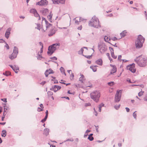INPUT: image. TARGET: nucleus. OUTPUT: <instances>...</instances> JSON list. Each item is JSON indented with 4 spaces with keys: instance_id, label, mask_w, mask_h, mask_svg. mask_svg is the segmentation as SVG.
I'll return each mask as SVG.
<instances>
[{
    "instance_id": "1",
    "label": "nucleus",
    "mask_w": 147,
    "mask_h": 147,
    "mask_svg": "<svg viewBox=\"0 0 147 147\" xmlns=\"http://www.w3.org/2000/svg\"><path fill=\"white\" fill-rule=\"evenodd\" d=\"M88 24L90 26H92L96 28H98L101 27L98 18L94 16L89 21Z\"/></svg>"
},
{
    "instance_id": "2",
    "label": "nucleus",
    "mask_w": 147,
    "mask_h": 147,
    "mask_svg": "<svg viewBox=\"0 0 147 147\" xmlns=\"http://www.w3.org/2000/svg\"><path fill=\"white\" fill-rule=\"evenodd\" d=\"M142 55H141L134 59L135 61L140 67H144L146 65V59L142 57Z\"/></svg>"
},
{
    "instance_id": "3",
    "label": "nucleus",
    "mask_w": 147,
    "mask_h": 147,
    "mask_svg": "<svg viewBox=\"0 0 147 147\" xmlns=\"http://www.w3.org/2000/svg\"><path fill=\"white\" fill-rule=\"evenodd\" d=\"M145 41V38L141 35L138 36L137 40L135 41V46L137 48L140 49L143 46V44Z\"/></svg>"
},
{
    "instance_id": "4",
    "label": "nucleus",
    "mask_w": 147,
    "mask_h": 147,
    "mask_svg": "<svg viewBox=\"0 0 147 147\" xmlns=\"http://www.w3.org/2000/svg\"><path fill=\"white\" fill-rule=\"evenodd\" d=\"M100 96V93L98 91H94L90 94L91 98L96 102H98Z\"/></svg>"
},
{
    "instance_id": "5",
    "label": "nucleus",
    "mask_w": 147,
    "mask_h": 147,
    "mask_svg": "<svg viewBox=\"0 0 147 147\" xmlns=\"http://www.w3.org/2000/svg\"><path fill=\"white\" fill-rule=\"evenodd\" d=\"M121 90H117L115 97V102H119L121 100Z\"/></svg>"
},
{
    "instance_id": "6",
    "label": "nucleus",
    "mask_w": 147,
    "mask_h": 147,
    "mask_svg": "<svg viewBox=\"0 0 147 147\" xmlns=\"http://www.w3.org/2000/svg\"><path fill=\"white\" fill-rule=\"evenodd\" d=\"M48 1L47 0H41L36 3V5L45 6L48 4Z\"/></svg>"
},
{
    "instance_id": "7",
    "label": "nucleus",
    "mask_w": 147,
    "mask_h": 147,
    "mask_svg": "<svg viewBox=\"0 0 147 147\" xmlns=\"http://www.w3.org/2000/svg\"><path fill=\"white\" fill-rule=\"evenodd\" d=\"M134 65L135 64L134 63H133L131 64L128 65L127 66V69H129L133 73H135L136 71V69H134Z\"/></svg>"
},
{
    "instance_id": "8",
    "label": "nucleus",
    "mask_w": 147,
    "mask_h": 147,
    "mask_svg": "<svg viewBox=\"0 0 147 147\" xmlns=\"http://www.w3.org/2000/svg\"><path fill=\"white\" fill-rule=\"evenodd\" d=\"M98 49L101 53H103L107 50V48L106 47L103 45H98Z\"/></svg>"
},
{
    "instance_id": "9",
    "label": "nucleus",
    "mask_w": 147,
    "mask_h": 147,
    "mask_svg": "<svg viewBox=\"0 0 147 147\" xmlns=\"http://www.w3.org/2000/svg\"><path fill=\"white\" fill-rule=\"evenodd\" d=\"M56 31L55 27L54 26L52 27L49 31V33L48 34L49 36H52L55 33Z\"/></svg>"
},
{
    "instance_id": "10",
    "label": "nucleus",
    "mask_w": 147,
    "mask_h": 147,
    "mask_svg": "<svg viewBox=\"0 0 147 147\" xmlns=\"http://www.w3.org/2000/svg\"><path fill=\"white\" fill-rule=\"evenodd\" d=\"M49 10L47 8H43L40 10V12L44 16H46L49 12Z\"/></svg>"
},
{
    "instance_id": "11",
    "label": "nucleus",
    "mask_w": 147,
    "mask_h": 147,
    "mask_svg": "<svg viewBox=\"0 0 147 147\" xmlns=\"http://www.w3.org/2000/svg\"><path fill=\"white\" fill-rule=\"evenodd\" d=\"M11 30V28H9L7 29L6 30V32L5 34V37L7 39H8L10 34V31Z\"/></svg>"
},
{
    "instance_id": "12",
    "label": "nucleus",
    "mask_w": 147,
    "mask_h": 147,
    "mask_svg": "<svg viewBox=\"0 0 147 147\" xmlns=\"http://www.w3.org/2000/svg\"><path fill=\"white\" fill-rule=\"evenodd\" d=\"M54 71L51 69H49V70H47L45 72V75L46 77H47L48 75L54 73Z\"/></svg>"
},
{
    "instance_id": "13",
    "label": "nucleus",
    "mask_w": 147,
    "mask_h": 147,
    "mask_svg": "<svg viewBox=\"0 0 147 147\" xmlns=\"http://www.w3.org/2000/svg\"><path fill=\"white\" fill-rule=\"evenodd\" d=\"M9 66L16 73H17L18 71L17 70H19V68L18 66L14 65V66H12V65H9Z\"/></svg>"
},
{
    "instance_id": "14",
    "label": "nucleus",
    "mask_w": 147,
    "mask_h": 147,
    "mask_svg": "<svg viewBox=\"0 0 147 147\" xmlns=\"http://www.w3.org/2000/svg\"><path fill=\"white\" fill-rule=\"evenodd\" d=\"M48 50V51L47 52V53L50 56L55 51V49L53 50V49L50 47V46L49 47Z\"/></svg>"
},
{
    "instance_id": "15",
    "label": "nucleus",
    "mask_w": 147,
    "mask_h": 147,
    "mask_svg": "<svg viewBox=\"0 0 147 147\" xmlns=\"http://www.w3.org/2000/svg\"><path fill=\"white\" fill-rule=\"evenodd\" d=\"M65 0H56L53 1V3L54 4H58L59 3L64 4Z\"/></svg>"
},
{
    "instance_id": "16",
    "label": "nucleus",
    "mask_w": 147,
    "mask_h": 147,
    "mask_svg": "<svg viewBox=\"0 0 147 147\" xmlns=\"http://www.w3.org/2000/svg\"><path fill=\"white\" fill-rule=\"evenodd\" d=\"M80 76H81L80 77L79 79V81L81 82V83H84V82L85 80L84 76L83 74H81Z\"/></svg>"
},
{
    "instance_id": "17",
    "label": "nucleus",
    "mask_w": 147,
    "mask_h": 147,
    "mask_svg": "<svg viewBox=\"0 0 147 147\" xmlns=\"http://www.w3.org/2000/svg\"><path fill=\"white\" fill-rule=\"evenodd\" d=\"M113 69L111 70L110 73V74H112L113 73L116 72L117 71V68L115 65H112Z\"/></svg>"
},
{
    "instance_id": "18",
    "label": "nucleus",
    "mask_w": 147,
    "mask_h": 147,
    "mask_svg": "<svg viewBox=\"0 0 147 147\" xmlns=\"http://www.w3.org/2000/svg\"><path fill=\"white\" fill-rule=\"evenodd\" d=\"M18 53V48L16 46H15L13 48V54H14L15 55H17Z\"/></svg>"
},
{
    "instance_id": "19",
    "label": "nucleus",
    "mask_w": 147,
    "mask_h": 147,
    "mask_svg": "<svg viewBox=\"0 0 147 147\" xmlns=\"http://www.w3.org/2000/svg\"><path fill=\"white\" fill-rule=\"evenodd\" d=\"M96 63L97 64L102 65V61L101 59H99L96 61Z\"/></svg>"
},
{
    "instance_id": "20",
    "label": "nucleus",
    "mask_w": 147,
    "mask_h": 147,
    "mask_svg": "<svg viewBox=\"0 0 147 147\" xmlns=\"http://www.w3.org/2000/svg\"><path fill=\"white\" fill-rule=\"evenodd\" d=\"M58 87V89H60L61 88V86L55 85L54 86H52V88H50V90H53L54 92V90H55V87Z\"/></svg>"
},
{
    "instance_id": "21",
    "label": "nucleus",
    "mask_w": 147,
    "mask_h": 147,
    "mask_svg": "<svg viewBox=\"0 0 147 147\" xmlns=\"http://www.w3.org/2000/svg\"><path fill=\"white\" fill-rule=\"evenodd\" d=\"M59 45L60 44L59 43H56L53 44L52 45L50 46V47L53 49V50L55 49V51L56 49V47L55 46H59Z\"/></svg>"
},
{
    "instance_id": "22",
    "label": "nucleus",
    "mask_w": 147,
    "mask_h": 147,
    "mask_svg": "<svg viewBox=\"0 0 147 147\" xmlns=\"http://www.w3.org/2000/svg\"><path fill=\"white\" fill-rule=\"evenodd\" d=\"M59 45L60 44L59 43H56L53 44L52 45L50 46V47L53 49V50L55 49V51L56 49V47L55 46H59Z\"/></svg>"
},
{
    "instance_id": "23",
    "label": "nucleus",
    "mask_w": 147,
    "mask_h": 147,
    "mask_svg": "<svg viewBox=\"0 0 147 147\" xmlns=\"http://www.w3.org/2000/svg\"><path fill=\"white\" fill-rule=\"evenodd\" d=\"M97 67H98V66L97 65H92L90 66V68L92 69L93 72H95L97 71Z\"/></svg>"
},
{
    "instance_id": "24",
    "label": "nucleus",
    "mask_w": 147,
    "mask_h": 147,
    "mask_svg": "<svg viewBox=\"0 0 147 147\" xmlns=\"http://www.w3.org/2000/svg\"><path fill=\"white\" fill-rule=\"evenodd\" d=\"M16 55H15L14 54H13V53L12 54L9 56V57L11 60H12L16 58Z\"/></svg>"
},
{
    "instance_id": "25",
    "label": "nucleus",
    "mask_w": 147,
    "mask_h": 147,
    "mask_svg": "<svg viewBox=\"0 0 147 147\" xmlns=\"http://www.w3.org/2000/svg\"><path fill=\"white\" fill-rule=\"evenodd\" d=\"M1 136L2 137H5L7 135V132L5 130H3L2 131Z\"/></svg>"
},
{
    "instance_id": "26",
    "label": "nucleus",
    "mask_w": 147,
    "mask_h": 147,
    "mask_svg": "<svg viewBox=\"0 0 147 147\" xmlns=\"http://www.w3.org/2000/svg\"><path fill=\"white\" fill-rule=\"evenodd\" d=\"M3 74L7 76H9L11 75V73L9 71H6L5 72L3 73Z\"/></svg>"
},
{
    "instance_id": "27",
    "label": "nucleus",
    "mask_w": 147,
    "mask_h": 147,
    "mask_svg": "<svg viewBox=\"0 0 147 147\" xmlns=\"http://www.w3.org/2000/svg\"><path fill=\"white\" fill-rule=\"evenodd\" d=\"M52 13L51 12L50 13V14L47 16V17L49 18V20L51 22H52L51 20L52 17Z\"/></svg>"
},
{
    "instance_id": "28",
    "label": "nucleus",
    "mask_w": 147,
    "mask_h": 147,
    "mask_svg": "<svg viewBox=\"0 0 147 147\" xmlns=\"http://www.w3.org/2000/svg\"><path fill=\"white\" fill-rule=\"evenodd\" d=\"M127 32L126 30L123 31L121 33H120V35L121 37H124L126 35V34Z\"/></svg>"
},
{
    "instance_id": "29",
    "label": "nucleus",
    "mask_w": 147,
    "mask_h": 147,
    "mask_svg": "<svg viewBox=\"0 0 147 147\" xmlns=\"http://www.w3.org/2000/svg\"><path fill=\"white\" fill-rule=\"evenodd\" d=\"M60 70L61 72V73L63 74H64L65 76L66 75V74L65 72V70L62 67H61V68H60Z\"/></svg>"
},
{
    "instance_id": "30",
    "label": "nucleus",
    "mask_w": 147,
    "mask_h": 147,
    "mask_svg": "<svg viewBox=\"0 0 147 147\" xmlns=\"http://www.w3.org/2000/svg\"><path fill=\"white\" fill-rule=\"evenodd\" d=\"M49 129L47 128H45L44 130V134L46 136H47L49 134Z\"/></svg>"
},
{
    "instance_id": "31",
    "label": "nucleus",
    "mask_w": 147,
    "mask_h": 147,
    "mask_svg": "<svg viewBox=\"0 0 147 147\" xmlns=\"http://www.w3.org/2000/svg\"><path fill=\"white\" fill-rule=\"evenodd\" d=\"M36 11V10L35 9H32L30 10V13L34 14Z\"/></svg>"
},
{
    "instance_id": "32",
    "label": "nucleus",
    "mask_w": 147,
    "mask_h": 147,
    "mask_svg": "<svg viewBox=\"0 0 147 147\" xmlns=\"http://www.w3.org/2000/svg\"><path fill=\"white\" fill-rule=\"evenodd\" d=\"M53 27L52 25V24L49 23L48 24L46 25V30H47V29L48 28H49L51 27Z\"/></svg>"
},
{
    "instance_id": "33",
    "label": "nucleus",
    "mask_w": 147,
    "mask_h": 147,
    "mask_svg": "<svg viewBox=\"0 0 147 147\" xmlns=\"http://www.w3.org/2000/svg\"><path fill=\"white\" fill-rule=\"evenodd\" d=\"M109 38L108 37H107L106 36H105V37L104 38V40L106 42H108L109 43H110L109 42Z\"/></svg>"
},
{
    "instance_id": "34",
    "label": "nucleus",
    "mask_w": 147,
    "mask_h": 147,
    "mask_svg": "<svg viewBox=\"0 0 147 147\" xmlns=\"http://www.w3.org/2000/svg\"><path fill=\"white\" fill-rule=\"evenodd\" d=\"M114 84V82H111L108 83L107 84L108 85L110 86H113Z\"/></svg>"
},
{
    "instance_id": "35",
    "label": "nucleus",
    "mask_w": 147,
    "mask_h": 147,
    "mask_svg": "<svg viewBox=\"0 0 147 147\" xmlns=\"http://www.w3.org/2000/svg\"><path fill=\"white\" fill-rule=\"evenodd\" d=\"M5 105H4V112H6V111L7 110V109H8V108H9V107L7 106H6L5 105Z\"/></svg>"
},
{
    "instance_id": "36",
    "label": "nucleus",
    "mask_w": 147,
    "mask_h": 147,
    "mask_svg": "<svg viewBox=\"0 0 147 147\" xmlns=\"http://www.w3.org/2000/svg\"><path fill=\"white\" fill-rule=\"evenodd\" d=\"M47 117H47L45 116L44 118L43 119L41 120V122L42 123H44V122H45V121H46Z\"/></svg>"
},
{
    "instance_id": "37",
    "label": "nucleus",
    "mask_w": 147,
    "mask_h": 147,
    "mask_svg": "<svg viewBox=\"0 0 147 147\" xmlns=\"http://www.w3.org/2000/svg\"><path fill=\"white\" fill-rule=\"evenodd\" d=\"M84 51V49L82 48L78 52V54H83V52Z\"/></svg>"
},
{
    "instance_id": "38",
    "label": "nucleus",
    "mask_w": 147,
    "mask_h": 147,
    "mask_svg": "<svg viewBox=\"0 0 147 147\" xmlns=\"http://www.w3.org/2000/svg\"><path fill=\"white\" fill-rule=\"evenodd\" d=\"M38 56L37 57V59L39 60H41V58H44L41 56L39 54V53H38Z\"/></svg>"
},
{
    "instance_id": "39",
    "label": "nucleus",
    "mask_w": 147,
    "mask_h": 147,
    "mask_svg": "<svg viewBox=\"0 0 147 147\" xmlns=\"http://www.w3.org/2000/svg\"><path fill=\"white\" fill-rule=\"evenodd\" d=\"M111 57L113 58L116 59L117 58V56H115L114 54V53H111Z\"/></svg>"
},
{
    "instance_id": "40",
    "label": "nucleus",
    "mask_w": 147,
    "mask_h": 147,
    "mask_svg": "<svg viewBox=\"0 0 147 147\" xmlns=\"http://www.w3.org/2000/svg\"><path fill=\"white\" fill-rule=\"evenodd\" d=\"M47 93L49 96H50L52 95L53 94V92L50 91H48L47 92Z\"/></svg>"
},
{
    "instance_id": "41",
    "label": "nucleus",
    "mask_w": 147,
    "mask_h": 147,
    "mask_svg": "<svg viewBox=\"0 0 147 147\" xmlns=\"http://www.w3.org/2000/svg\"><path fill=\"white\" fill-rule=\"evenodd\" d=\"M88 139L90 141H92L94 140V138L92 136H89L88 137Z\"/></svg>"
},
{
    "instance_id": "42",
    "label": "nucleus",
    "mask_w": 147,
    "mask_h": 147,
    "mask_svg": "<svg viewBox=\"0 0 147 147\" xmlns=\"http://www.w3.org/2000/svg\"><path fill=\"white\" fill-rule=\"evenodd\" d=\"M34 15V16L36 17H39L40 16L39 14L37 13V11H36V12H35Z\"/></svg>"
},
{
    "instance_id": "43",
    "label": "nucleus",
    "mask_w": 147,
    "mask_h": 147,
    "mask_svg": "<svg viewBox=\"0 0 147 147\" xmlns=\"http://www.w3.org/2000/svg\"><path fill=\"white\" fill-rule=\"evenodd\" d=\"M136 112V111H135V112H134L133 113V117L135 119H136V117H137V115H136V114L135 113Z\"/></svg>"
},
{
    "instance_id": "44",
    "label": "nucleus",
    "mask_w": 147,
    "mask_h": 147,
    "mask_svg": "<svg viewBox=\"0 0 147 147\" xmlns=\"http://www.w3.org/2000/svg\"><path fill=\"white\" fill-rule=\"evenodd\" d=\"M91 105V104L90 103H86L85 104V106L87 107L88 106H90Z\"/></svg>"
},
{
    "instance_id": "45",
    "label": "nucleus",
    "mask_w": 147,
    "mask_h": 147,
    "mask_svg": "<svg viewBox=\"0 0 147 147\" xmlns=\"http://www.w3.org/2000/svg\"><path fill=\"white\" fill-rule=\"evenodd\" d=\"M74 77V75L73 73H71V74L70 75V78L71 80L73 79Z\"/></svg>"
},
{
    "instance_id": "46",
    "label": "nucleus",
    "mask_w": 147,
    "mask_h": 147,
    "mask_svg": "<svg viewBox=\"0 0 147 147\" xmlns=\"http://www.w3.org/2000/svg\"><path fill=\"white\" fill-rule=\"evenodd\" d=\"M144 92H142V91L138 93V95L139 96H141L143 94Z\"/></svg>"
},
{
    "instance_id": "47",
    "label": "nucleus",
    "mask_w": 147,
    "mask_h": 147,
    "mask_svg": "<svg viewBox=\"0 0 147 147\" xmlns=\"http://www.w3.org/2000/svg\"><path fill=\"white\" fill-rule=\"evenodd\" d=\"M120 105H119L117 106H114V108L117 110H118L120 107Z\"/></svg>"
},
{
    "instance_id": "48",
    "label": "nucleus",
    "mask_w": 147,
    "mask_h": 147,
    "mask_svg": "<svg viewBox=\"0 0 147 147\" xmlns=\"http://www.w3.org/2000/svg\"><path fill=\"white\" fill-rule=\"evenodd\" d=\"M74 141V139L72 138L71 139H68L66 141H65L64 142H65L66 141H71L73 142Z\"/></svg>"
},
{
    "instance_id": "49",
    "label": "nucleus",
    "mask_w": 147,
    "mask_h": 147,
    "mask_svg": "<svg viewBox=\"0 0 147 147\" xmlns=\"http://www.w3.org/2000/svg\"><path fill=\"white\" fill-rule=\"evenodd\" d=\"M109 49L110 50L111 53H114V50L111 47H109Z\"/></svg>"
},
{
    "instance_id": "50",
    "label": "nucleus",
    "mask_w": 147,
    "mask_h": 147,
    "mask_svg": "<svg viewBox=\"0 0 147 147\" xmlns=\"http://www.w3.org/2000/svg\"><path fill=\"white\" fill-rule=\"evenodd\" d=\"M85 20H86L84 19L83 18H82V17H80L79 22H81L82 21H85Z\"/></svg>"
},
{
    "instance_id": "51",
    "label": "nucleus",
    "mask_w": 147,
    "mask_h": 147,
    "mask_svg": "<svg viewBox=\"0 0 147 147\" xmlns=\"http://www.w3.org/2000/svg\"><path fill=\"white\" fill-rule=\"evenodd\" d=\"M40 24H37V27L36 28L37 29L39 30H40Z\"/></svg>"
},
{
    "instance_id": "52",
    "label": "nucleus",
    "mask_w": 147,
    "mask_h": 147,
    "mask_svg": "<svg viewBox=\"0 0 147 147\" xmlns=\"http://www.w3.org/2000/svg\"><path fill=\"white\" fill-rule=\"evenodd\" d=\"M43 111V109L41 108H40V107H38L37 109V111L38 112H40L41 111Z\"/></svg>"
},
{
    "instance_id": "53",
    "label": "nucleus",
    "mask_w": 147,
    "mask_h": 147,
    "mask_svg": "<svg viewBox=\"0 0 147 147\" xmlns=\"http://www.w3.org/2000/svg\"><path fill=\"white\" fill-rule=\"evenodd\" d=\"M84 56L86 57L88 59H90L92 57V55H89V56H86V55H84Z\"/></svg>"
},
{
    "instance_id": "54",
    "label": "nucleus",
    "mask_w": 147,
    "mask_h": 147,
    "mask_svg": "<svg viewBox=\"0 0 147 147\" xmlns=\"http://www.w3.org/2000/svg\"><path fill=\"white\" fill-rule=\"evenodd\" d=\"M144 99V101H147V94L145 95Z\"/></svg>"
},
{
    "instance_id": "55",
    "label": "nucleus",
    "mask_w": 147,
    "mask_h": 147,
    "mask_svg": "<svg viewBox=\"0 0 147 147\" xmlns=\"http://www.w3.org/2000/svg\"><path fill=\"white\" fill-rule=\"evenodd\" d=\"M113 41H115L117 39V38L115 37H114L112 38L111 39Z\"/></svg>"
},
{
    "instance_id": "56",
    "label": "nucleus",
    "mask_w": 147,
    "mask_h": 147,
    "mask_svg": "<svg viewBox=\"0 0 147 147\" xmlns=\"http://www.w3.org/2000/svg\"><path fill=\"white\" fill-rule=\"evenodd\" d=\"M50 59H54L56 60L57 59V58L55 57H51L50 58Z\"/></svg>"
},
{
    "instance_id": "57",
    "label": "nucleus",
    "mask_w": 147,
    "mask_h": 147,
    "mask_svg": "<svg viewBox=\"0 0 147 147\" xmlns=\"http://www.w3.org/2000/svg\"><path fill=\"white\" fill-rule=\"evenodd\" d=\"M4 42H5V41L4 40L2 39H0V43H3Z\"/></svg>"
},
{
    "instance_id": "58",
    "label": "nucleus",
    "mask_w": 147,
    "mask_h": 147,
    "mask_svg": "<svg viewBox=\"0 0 147 147\" xmlns=\"http://www.w3.org/2000/svg\"><path fill=\"white\" fill-rule=\"evenodd\" d=\"M94 114L95 116H97V111H96L95 109V108H94Z\"/></svg>"
},
{
    "instance_id": "59",
    "label": "nucleus",
    "mask_w": 147,
    "mask_h": 147,
    "mask_svg": "<svg viewBox=\"0 0 147 147\" xmlns=\"http://www.w3.org/2000/svg\"><path fill=\"white\" fill-rule=\"evenodd\" d=\"M76 18H74V20H75V23L77 24H78V22H79L77 20H76Z\"/></svg>"
},
{
    "instance_id": "60",
    "label": "nucleus",
    "mask_w": 147,
    "mask_h": 147,
    "mask_svg": "<svg viewBox=\"0 0 147 147\" xmlns=\"http://www.w3.org/2000/svg\"><path fill=\"white\" fill-rule=\"evenodd\" d=\"M121 55H119L118 56V60H119L120 61H121Z\"/></svg>"
},
{
    "instance_id": "61",
    "label": "nucleus",
    "mask_w": 147,
    "mask_h": 147,
    "mask_svg": "<svg viewBox=\"0 0 147 147\" xmlns=\"http://www.w3.org/2000/svg\"><path fill=\"white\" fill-rule=\"evenodd\" d=\"M59 89H58V88L57 87H55V90H54L55 92H56L57 91V90H59Z\"/></svg>"
},
{
    "instance_id": "62",
    "label": "nucleus",
    "mask_w": 147,
    "mask_h": 147,
    "mask_svg": "<svg viewBox=\"0 0 147 147\" xmlns=\"http://www.w3.org/2000/svg\"><path fill=\"white\" fill-rule=\"evenodd\" d=\"M46 83V81H43L41 83H40V84H42V85H44Z\"/></svg>"
},
{
    "instance_id": "63",
    "label": "nucleus",
    "mask_w": 147,
    "mask_h": 147,
    "mask_svg": "<svg viewBox=\"0 0 147 147\" xmlns=\"http://www.w3.org/2000/svg\"><path fill=\"white\" fill-rule=\"evenodd\" d=\"M113 15L112 13H111L109 15L107 16H109L110 17H112L113 16Z\"/></svg>"
},
{
    "instance_id": "64",
    "label": "nucleus",
    "mask_w": 147,
    "mask_h": 147,
    "mask_svg": "<svg viewBox=\"0 0 147 147\" xmlns=\"http://www.w3.org/2000/svg\"><path fill=\"white\" fill-rule=\"evenodd\" d=\"M125 109H126V111L127 112H128L129 111V109L128 107H126Z\"/></svg>"
}]
</instances>
